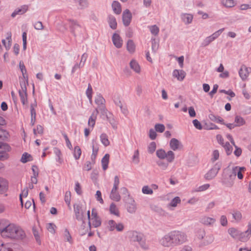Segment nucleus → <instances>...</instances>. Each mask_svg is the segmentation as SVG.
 <instances>
[{
	"mask_svg": "<svg viewBox=\"0 0 251 251\" xmlns=\"http://www.w3.org/2000/svg\"><path fill=\"white\" fill-rule=\"evenodd\" d=\"M187 241V236L183 231L173 230L165 235L159 240L160 244L164 247H174L183 244Z\"/></svg>",
	"mask_w": 251,
	"mask_h": 251,
	"instance_id": "1",
	"label": "nucleus"
},
{
	"mask_svg": "<svg viewBox=\"0 0 251 251\" xmlns=\"http://www.w3.org/2000/svg\"><path fill=\"white\" fill-rule=\"evenodd\" d=\"M4 238H9L16 240H24L26 238L25 231L19 226L9 222L6 231L3 232Z\"/></svg>",
	"mask_w": 251,
	"mask_h": 251,
	"instance_id": "2",
	"label": "nucleus"
},
{
	"mask_svg": "<svg viewBox=\"0 0 251 251\" xmlns=\"http://www.w3.org/2000/svg\"><path fill=\"white\" fill-rule=\"evenodd\" d=\"M4 123L3 118L0 116V159H7L8 158V154L7 151H9L10 150V147L6 143L1 142V140H4L8 137L7 132L2 129L1 125Z\"/></svg>",
	"mask_w": 251,
	"mask_h": 251,
	"instance_id": "3",
	"label": "nucleus"
},
{
	"mask_svg": "<svg viewBox=\"0 0 251 251\" xmlns=\"http://www.w3.org/2000/svg\"><path fill=\"white\" fill-rule=\"evenodd\" d=\"M128 236L131 242H137L143 249H148V246L146 243V238L142 233L132 230L128 232Z\"/></svg>",
	"mask_w": 251,
	"mask_h": 251,
	"instance_id": "4",
	"label": "nucleus"
},
{
	"mask_svg": "<svg viewBox=\"0 0 251 251\" xmlns=\"http://www.w3.org/2000/svg\"><path fill=\"white\" fill-rule=\"evenodd\" d=\"M95 101L98 105V110H99L100 111L102 115H105L106 117L107 121H108L111 124H112V121L111 119V117H109L107 115L108 110L105 106V99L100 94H99L95 98Z\"/></svg>",
	"mask_w": 251,
	"mask_h": 251,
	"instance_id": "5",
	"label": "nucleus"
},
{
	"mask_svg": "<svg viewBox=\"0 0 251 251\" xmlns=\"http://www.w3.org/2000/svg\"><path fill=\"white\" fill-rule=\"evenodd\" d=\"M119 183V178L117 176H116L114 177L113 187L111 190L110 195V199L116 201H119L121 199V196L118 192Z\"/></svg>",
	"mask_w": 251,
	"mask_h": 251,
	"instance_id": "6",
	"label": "nucleus"
},
{
	"mask_svg": "<svg viewBox=\"0 0 251 251\" xmlns=\"http://www.w3.org/2000/svg\"><path fill=\"white\" fill-rule=\"evenodd\" d=\"M156 156L160 159L166 158L169 162H172L175 159V153L172 151H168L167 153L163 149L157 150Z\"/></svg>",
	"mask_w": 251,
	"mask_h": 251,
	"instance_id": "7",
	"label": "nucleus"
},
{
	"mask_svg": "<svg viewBox=\"0 0 251 251\" xmlns=\"http://www.w3.org/2000/svg\"><path fill=\"white\" fill-rule=\"evenodd\" d=\"M21 90H19V94L22 103L25 105L27 103V94L26 92V84L25 81H20Z\"/></svg>",
	"mask_w": 251,
	"mask_h": 251,
	"instance_id": "8",
	"label": "nucleus"
},
{
	"mask_svg": "<svg viewBox=\"0 0 251 251\" xmlns=\"http://www.w3.org/2000/svg\"><path fill=\"white\" fill-rule=\"evenodd\" d=\"M222 163L218 162L205 175L204 178L207 180H211L214 178L221 169Z\"/></svg>",
	"mask_w": 251,
	"mask_h": 251,
	"instance_id": "9",
	"label": "nucleus"
},
{
	"mask_svg": "<svg viewBox=\"0 0 251 251\" xmlns=\"http://www.w3.org/2000/svg\"><path fill=\"white\" fill-rule=\"evenodd\" d=\"M107 226L110 231L116 230L118 232H122L125 227L123 223H116L113 220H110L107 222Z\"/></svg>",
	"mask_w": 251,
	"mask_h": 251,
	"instance_id": "10",
	"label": "nucleus"
},
{
	"mask_svg": "<svg viewBox=\"0 0 251 251\" xmlns=\"http://www.w3.org/2000/svg\"><path fill=\"white\" fill-rule=\"evenodd\" d=\"M234 179V176L232 175L230 172H224L222 178V182L226 186L230 187L233 185Z\"/></svg>",
	"mask_w": 251,
	"mask_h": 251,
	"instance_id": "11",
	"label": "nucleus"
},
{
	"mask_svg": "<svg viewBox=\"0 0 251 251\" xmlns=\"http://www.w3.org/2000/svg\"><path fill=\"white\" fill-rule=\"evenodd\" d=\"M74 209L76 219L79 221H82V224H84V212L82 206L80 204H75L74 205Z\"/></svg>",
	"mask_w": 251,
	"mask_h": 251,
	"instance_id": "12",
	"label": "nucleus"
},
{
	"mask_svg": "<svg viewBox=\"0 0 251 251\" xmlns=\"http://www.w3.org/2000/svg\"><path fill=\"white\" fill-rule=\"evenodd\" d=\"M251 72V68L247 67L245 65H242L239 70V75L242 80H245Z\"/></svg>",
	"mask_w": 251,
	"mask_h": 251,
	"instance_id": "13",
	"label": "nucleus"
},
{
	"mask_svg": "<svg viewBox=\"0 0 251 251\" xmlns=\"http://www.w3.org/2000/svg\"><path fill=\"white\" fill-rule=\"evenodd\" d=\"M251 235V224H249L248 229L245 232L240 231L238 239L242 242L247 241Z\"/></svg>",
	"mask_w": 251,
	"mask_h": 251,
	"instance_id": "14",
	"label": "nucleus"
},
{
	"mask_svg": "<svg viewBox=\"0 0 251 251\" xmlns=\"http://www.w3.org/2000/svg\"><path fill=\"white\" fill-rule=\"evenodd\" d=\"M132 19V15L128 9L125 10L122 15L123 24L125 26H127L129 25Z\"/></svg>",
	"mask_w": 251,
	"mask_h": 251,
	"instance_id": "15",
	"label": "nucleus"
},
{
	"mask_svg": "<svg viewBox=\"0 0 251 251\" xmlns=\"http://www.w3.org/2000/svg\"><path fill=\"white\" fill-rule=\"evenodd\" d=\"M245 170L246 168L244 167L235 166L232 168L231 174L234 176L235 178H236V176H237L239 179H242L243 178V175L242 172Z\"/></svg>",
	"mask_w": 251,
	"mask_h": 251,
	"instance_id": "16",
	"label": "nucleus"
},
{
	"mask_svg": "<svg viewBox=\"0 0 251 251\" xmlns=\"http://www.w3.org/2000/svg\"><path fill=\"white\" fill-rule=\"evenodd\" d=\"M112 41L113 44L116 48L119 49L122 47L123 40L118 34H113L112 36Z\"/></svg>",
	"mask_w": 251,
	"mask_h": 251,
	"instance_id": "17",
	"label": "nucleus"
},
{
	"mask_svg": "<svg viewBox=\"0 0 251 251\" xmlns=\"http://www.w3.org/2000/svg\"><path fill=\"white\" fill-rule=\"evenodd\" d=\"M32 233L35 237L36 242L39 244H41L40 232L41 230L40 227L39 226H34L32 227Z\"/></svg>",
	"mask_w": 251,
	"mask_h": 251,
	"instance_id": "18",
	"label": "nucleus"
},
{
	"mask_svg": "<svg viewBox=\"0 0 251 251\" xmlns=\"http://www.w3.org/2000/svg\"><path fill=\"white\" fill-rule=\"evenodd\" d=\"M170 146L173 151H176L182 147V145L179 141L176 138H172L170 142Z\"/></svg>",
	"mask_w": 251,
	"mask_h": 251,
	"instance_id": "19",
	"label": "nucleus"
},
{
	"mask_svg": "<svg viewBox=\"0 0 251 251\" xmlns=\"http://www.w3.org/2000/svg\"><path fill=\"white\" fill-rule=\"evenodd\" d=\"M8 188V183L7 181L0 177V194H3L5 193Z\"/></svg>",
	"mask_w": 251,
	"mask_h": 251,
	"instance_id": "20",
	"label": "nucleus"
},
{
	"mask_svg": "<svg viewBox=\"0 0 251 251\" xmlns=\"http://www.w3.org/2000/svg\"><path fill=\"white\" fill-rule=\"evenodd\" d=\"M186 75V73L182 70H175L173 72V75L174 77H176L177 80L182 81L184 79Z\"/></svg>",
	"mask_w": 251,
	"mask_h": 251,
	"instance_id": "21",
	"label": "nucleus"
},
{
	"mask_svg": "<svg viewBox=\"0 0 251 251\" xmlns=\"http://www.w3.org/2000/svg\"><path fill=\"white\" fill-rule=\"evenodd\" d=\"M27 9L28 6L26 5H24L21 8L16 9L12 13L11 17L14 18L17 15H22L25 13Z\"/></svg>",
	"mask_w": 251,
	"mask_h": 251,
	"instance_id": "22",
	"label": "nucleus"
},
{
	"mask_svg": "<svg viewBox=\"0 0 251 251\" xmlns=\"http://www.w3.org/2000/svg\"><path fill=\"white\" fill-rule=\"evenodd\" d=\"M180 18L183 22L186 25H188L192 23L193 16L190 14L182 13L180 15Z\"/></svg>",
	"mask_w": 251,
	"mask_h": 251,
	"instance_id": "23",
	"label": "nucleus"
},
{
	"mask_svg": "<svg viewBox=\"0 0 251 251\" xmlns=\"http://www.w3.org/2000/svg\"><path fill=\"white\" fill-rule=\"evenodd\" d=\"M8 223L9 221L7 220L0 219V234L3 237L5 235L3 232L4 231H6Z\"/></svg>",
	"mask_w": 251,
	"mask_h": 251,
	"instance_id": "24",
	"label": "nucleus"
},
{
	"mask_svg": "<svg viewBox=\"0 0 251 251\" xmlns=\"http://www.w3.org/2000/svg\"><path fill=\"white\" fill-rule=\"evenodd\" d=\"M19 67L23 75V78H22V81L25 80V83L28 84V76L26 75V70L23 61H20Z\"/></svg>",
	"mask_w": 251,
	"mask_h": 251,
	"instance_id": "25",
	"label": "nucleus"
},
{
	"mask_svg": "<svg viewBox=\"0 0 251 251\" xmlns=\"http://www.w3.org/2000/svg\"><path fill=\"white\" fill-rule=\"evenodd\" d=\"M98 108H96L95 110L93 112L88 120V125L91 126L92 128L95 125L96 120L97 119V116L99 113Z\"/></svg>",
	"mask_w": 251,
	"mask_h": 251,
	"instance_id": "26",
	"label": "nucleus"
},
{
	"mask_svg": "<svg viewBox=\"0 0 251 251\" xmlns=\"http://www.w3.org/2000/svg\"><path fill=\"white\" fill-rule=\"evenodd\" d=\"M216 220L214 218L204 216L201 219V222L206 226H211L214 224Z\"/></svg>",
	"mask_w": 251,
	"mask_h": 251,
	"instance_id": "27",
	"label": "nucleus"
},
{
	"mask_svg": "<svg viewBox=\"0 0 251 251\" xmlns=\"http://www.w3.org/2000/svg\"><path fill=\"white\" fill-rule=\"evenodd\" d=\"M127 210L130 213H135L136 210V204L134 200H131L130 202L127 204Z\"/></svg>",
	"mask_w": 251,
	"mask_h": 251,
	"instance_id": "28",
	"label": "nucleus"
},
{
	"mask_svg": "<svg viewBox=\"0 0 251 251\" xmlns=\"http://www.w3.org/2000/svg\"><path fill=\"white\" fill-rule=\"evenodd\" d=\"M69 22L71 32L75 35V30L78 28H80V26L76 21L69 20Z\"/></svg>",
	"mask_w": 251,
	"mask_h": 251,
	"instance_id": "29",
	"label": "nucleus"
},
{
	"mask_svg": "<svg viewBox=\"0 0 251 251\" xmlns=\"http://www.w3.org/2000/svg\"><path fill=\"white\" fill-rule=\"evenodd\" d=\"M112 7L114 12L116 14H120L122 9L120 3L117 1H113L112 4Z\"/></svg>",
	"mask_w": 251,
	"mask_h": 251,
	"instance_id": "30",
	"label": "nucleus"
},
{
	"mask_svg": "<svg viewBox=\"0 0 251 251\" xmlns=\"http://www.w3.org/2000/svg\"><path fill=\"white\" fill-rule=\"evenodd\" d=\"M208 117L212 121L223 125H225V123L224 122L223 119L219 116L215 115L213 114H210L208 116Z\"/></svg>",
	"mask_w": 251,
	"mask_h": 251,
	"instance_id": "31",
	"label": "nucleus"
},
{
	"mask_svg": "<svg viewBox=\"0 0 251 251\" xmlns=\"http://www.w3.org/2000/svg\"><path fill=\"white\" fill-rule=\"evenodd\" d=\"M108 23L110 27L112 29H115L117 26V23L116 22V18L112 15H109L108 16Z\"/></svg>",
	"mask_w": 251,
	"mask_h": 251,
	"instance_id": "32",
	"label": "nucleus"
},
{
	"mask_svg": "<svg viewBox=\"0 0 251 251\" xmlns=\"http://www.w3.org/2000/svg\"><path fill=\"white\" fill-rule=\"evenodd\" d=\"M109 156V154H106L101 159L102 167L104 171L106 170L108 168Z\"/></svg>",
	"mask_w": 251,
	"mask_h": 251,
	"instance_id": "33",
	"label": "nucleus"
},
{
	"mask_svg": "<svg viewBox=\"0 0 251 251\" xmlns=\"http://www.w3.org/2000/svg\"><path fill=\"white\" fill-rule=\"evenodd\" d=\"M127 50L131 53L134 52L135 50V44L132 40H128L126 44Z\"/></svg>",
	"mask_w": 251,
	"mask_h": 251,
	"instance_id": "34",
	"label": "nucleus"
},
{
	"mask_svg": "<svg viewBox=\"0 0 251 251\" xmlns=\"http://www.w3.org/2000/svg\"><path fill=\"white\" fill-rule=\"evenodd\" d=\"M228 233L231 235L232 237L234 239H238L239 234L240 231L237 230V229L232 227L229 228L228 230Z\"/></svg>",
	"mask_w": 251,
	"mask_h": 251,
	"instance_id": "35",
	"label": "nucleus"
},
{
	"mask_svg": "<svg viewBox=\"0 0 251 251\" xmlns=\"http://www.w3.org/2000/svg\"><path fill=\"white\" fill-rule=\"evenodd\" d=\"M130 67L136 73H139L140 72V67L138 63L134 60H132L130 62Z\"/></svg>",
	"mask_w": 251,
	"mask_h": 251,
	"instance_id": "36",
	"label": "nucleus"
},
{
	"mask_svg": "<svg viewBox=\"0 0 251 251\" xmlns=\"http://www.w3.org/2000/svg\"><path fill=\"white\" fill-rule=\"evenodd\" d=\"M234 122L236 126H240L245 124V121L241 116L237 115L235 117Z\"/></svg>",
	"mask_w": 251,
	"mask_h": 251,
	"instance_id": "37",
	"label": "nucleus"
},
{
	"mask_svg": "<svg viewBox=\"0 0 251 251\" xmlns=\"http://www.w3.org/2000/svg\"><path fill=\"white\" fill-rule=\"evenodd\" d=\"M214 238L212 234H209L205 236L202 244L203 246H206L211 244L214 241Z\"/></svg>",
	"mask_w": 251,
	"mask_h": 251,
	"instance_id": "38",
	"label": "nucleus"
},
{
	"mask_svg": "<svg viewBox=\"0 0 251 251\" xmlns=\"http://www.w3.org/2000/svg\"><path fill=\"white\" fill-rule=\"evenodd\" d=\"M222 4L227 8H231L234 6L235 3L233 0H222Z\"/></svg>",
	"mask_w": 251,
	"mask_h": 251,
	"instance_id": "39",
	"label": "nucleus"
},
{
	"mask_svg": "<svg viewBox=\"0 0 251 251\" xmlns=\"http://www.w3.org/2000/svg\"><path fill=\"white\" fill-rule=\"evenodd\" d=\"M100 139L101 142L104 146L107 147L110 144V142L106 134L102 133L100 136Z\"/></svg>",
	"mask_w": 251,
	"mask_h": 251,
	"instance_id": "40",
	"label": "nucleus"
},
{
	"mask_svg": "<svg viewBox=\"0 0 251 251\" xmlns=\"http://www.w3.org/2000/svg\"><path fill=\"white\" fill-rule=\"evenodd\" d=\"M109 211L111 214H114L116 216H119V212L116 205L114 203H112L109 207Z\"/></svg>",
	"mask_w": 251,
	"mask_h": 251,
	"instance_id": "41",
	"label": "nucleus"
},
{
	"mask_svg": "<svg viewBox=\"0 0 251 251\" xmlns=\"http://www.w3.org/2000/svg\"><path fill=\"white\" fill-rule=\"evenodd\" d=\"M81 154V150L80 148L78 146L75 147L74 151V156L75 159L78 160V159H79Z\"/></svg>",
	"mask_w": 251,
	"mask_h": 251,
	"instance_id": "42",
	"label": "nucleus"
},
{
	"mask_svg": "<svg viewBox=\"0 0 251 251\" xmlns=\"http://www.w3.org/2000/svg\"><path fill=\"white\" fill-rule=\"evenodd\" d=\"M53 152L57 157L56 158V161L59 162L60 164L62 163L63 160L61 158L62 154L60 150L57 148H54L53 149Z\"/></svg>",
	"mask_w": 251,
	"mask_h": 251,
	"instance_id": "43",
	"label": "nucleus"
},
{
	"mask_svg": "<svg viewBox=\"0 0 251 251\" xmlns=\"http://www.w3.org/2000/svg\"><path fill=\"white\" fill-rule=\"evenodd\" d=\"M91 221L92 222V225L94 227H99L101 224V220L100 217L92 218Z\"/></svg>",
	"mask_w": 251,
	"mask_h": 251,
	"instance_id": "44",
	"label": "nucleus"
},
{
	"mask_svg": "<svg viewBox=\"0 0 251 251\" xmlns=\"http://www.w3.org/2000/svg\"><path fill=\"white\" fill-rule=\"evenodd\" d=\"M36 107H37V102L36 101L30 105L31 117H36V112L35 109Z\"/></svg>",
	"mask_w": 251,
	"mask_h": 251,
	"instance_id": "45",
	"label": "nucleus"
},
{
	"mask_svg": "<svg viewBox=\"0 0 251 251\" xmlns=\"http://www.w3.org/2000/svg\"><path fill=\"white\" fill-rule=\"evenodd\" d=\"M31 157H32V156L30 154H28L27 152H25L23 154V155L22 156V157L21 159V161L23 163H26L28 161H29L31 160L30 159V158Z\"/></svg>",
	"mask_w": 251,
	"mask_h": 251,
	"instance_id": "46",
	"label": "nucleus"
},
{
	"mask_svg": "<svg viewBox=\"0 0 251 251\" xmlns=\"http://www.w3.org/2000/svg\"><path fill=\"white\" fill-rule=\"evenodd\" d=\"M223 147L224 148L227 155L231 154L233 148L230 145L229 142H226L225 143V144H224V146H223Z\"/></svg>",
	"mask_w": 251,
	"mask_h": 251,
	"instance_id": "47",
	"label": "nucleus"
},
{
	"mask_svg": "<svg viewBox=\"0 0 251 251\" xmlns=\"http://www.w3.org/2000/svg\"><path fill=\"white\" fill-rule=\"evenodd\" d=\"M159 48V43L155 39H151V49L152 52L156 53Z\"/></svg>",
	"mask_w": 251,
	"mask_h": 251,
	"instance_id": "48",
	"label": "nucleus"
},
{
	"mask_svg": "<svg viewBox=\"0 0 251 251\" xmlns=\"http://www.w3.org/2000/svg\"><path fill=\"white\" fill-rule=\"evenodd\" d=\"M139 153L138 150L134 151V154L132 156V161L136 164L139 163Z\"/></svg>",
	"mask_w": 251,
	"mask_h": 251,
	"instance_id": "49",
	"label": "nucleus"
},
{
	"mask_svg": "<svg viewBox=\"0 0 251 251\" xmlns=\"http://www.w3.org/2000/svg\"><path fill=\"white\" fill-rule=\"evenodd\" d=\"M76 2L78 3L79 8L80 9L85 8L88 5V3L87 0H76Z\"/></svg>",
	"mask_w": 251,
	"mask_h": 251,
	"instance_id": "50",
	"label": "nucleus"
},
{
	"mask_svg": "<svg viewBox=\"0 0 251 251\" xmlns=\"http://www.w3.org/2000/svg\"><path fill=\"white\" fill-rule=\"evenodd\" d=\"M213 41L214 40L210 36H208L206 38H205V39L202 42L201 46L203 47H206Z\"/></svg>",
	"mask_w": 251,
	"mask_h": 251,
	"instance_id": "51",
	"label": "nucleus"
},
{
	"mask_svg": "<svg viewBox=\"0 0 251 251\" xmlns=\"http://www.w3.org/2000/svg\"><path fill=\"white\" fill-rule=\"evenodd\" d=\"M11 33H10L9 35H8V36L6 37L7 39L8 40V42L7 43H6L5 40H4V39L2 40V43L5 46V48L7 50L9 49L11 46V43H10V42H11L10 40H11Z\"/></svg>",
	"mask_w": 251,
	"mask_h": 251,
	"instance_id": "52",
	"label": "nucleus"
},
{
	"mask_svg": "<svg viewBox=\"0 0 251 251\" xmlns=\"http://www.w3.org/2000/svg\"><path fill=\"white\" fill-rule=\"evenodd\" d=\"M154 127L155 131L160 133H162L164 132L165 129L164 125L161 124H156Z\"/></svg>",
	"mask_w": 251,
	"mask_h": 251,
	"instance_id": "53",
	"label": "nucleus"
},
{
	"mask_svg": "<svg viewBox=\"0 0 251 251\" xmlns=\"http://www.w3.org/2000/svg\"><path fill=\"white\" fill-rule=\"evenodd\" d=\"M86 94L90 101H92V88L91 84L89 83L86 92Z\"/></svg>",
	"mask_w": 251,
	"mask_h": 251,
	"instance_id": "54",
	"label": "nucleus"
},
{
	"mask_svg": "<svg viewBox=\"0 0 251 251\" xmlns=\"http://www.w3.org/2000/svg\"><path fill=\"white\" fill-rule=\"evenodd\" d=\"M156 143L154 142H151L148 146V151L150 153H153L156 149Z\"/></svg>",
	"mask_w": 251,
	"mask_h": 251,
	"instance_id": "55",
	"label": "nucleus"
},
{
	"mask_svg": "<svg viewBox=\"0 0 251 251\" xmlns=\"http://www.w3.org/2000/svg\"><path fill=\"white\" fill-rule=\"evenodd\" d=\"M99 145L93 140L92 141V154L97 155L98 152L99 151Z\"/></svg>",
	"mask_w": 251,
	"mask_h": 251,
	"instance_id": "56",
	"label": "nucleus"
},
{
	"mask_svg": "<svg viewBox=\"0 0 251 251\" xmlns=\"http://www.w3.org/2000/svg\"><path fill=\"white\" fill-rule=\"evenodd\" d=\"M224 28L220 29L219 30H217V31L213 33L212 35H211L210 36L212 38V39L214 40H215L221 35V34L224 31Z\"/></svg>",
	"mask_w": 251,
	"mask_h": 251,
	"instance_id": "57",
	"label": "nucleus"
},
{
	"mask_svg": "<svg viewBox=\"0 0 251 251\" xmlns=\"http://www.w3.org/2000/svg\"><path fill=\"white\" fill-rule=\"evenodd\" d=\"M224 28L220 29L219 30H217V31L213 33L212 35H211L210 36L212 38V39L214 40H215L221 35V34L224 31Z\"/></svg>",
	"mask_w": 251,
	"mask_h": 251,
	"instance_id": "58",
	"label": "nucleus"
},
{
	"mask_svg": "<svg viewBox=\"0 0 251 251\" xmlns=\"http://www.w3.org/2000/svg\"><path fill=\"white\" fill-rule=\"evenodd\" d=\"M180 199L178 197H176L174 198L170 202V205L173 207H176L177 204L180 202Z\"/></svg>",
	"mask_w": 251,
	"mask_h": 251,
	"instance_id": "59",
	"label": "nucleus"
},
{
	"mask_svg": "<svg viewBox=\"0 0 251 251\" xmlns=\"http://www.w3.org/2000/svg\"><path fill=\"white\" fill-rule=\"evenodd\" d=\"M142 192L145 194L151 195L153 193L152 190L148 186H144L142 188Z\"/></svg>",
	"mask_w": 251,
	"mask_h": 251,
	"instance_id": "60",
	"label": "nucleus"
},
{
	"mask_svg": "<svg viewBox=\"0 0 251 251\" xmlns=\"http://www.w3.org/2000/svg\"><path fill=\"white\" fill-rule=\"evenodd\" d=\"M150 28L151 34L153 35H157L158 34L159 29L156 25L151 26Z\"/></svg>",
	"mask_w": 251,
	"mask_h": 251,
	"instance_id": "61",
	"label": "nucleus"
},
{
	"mask_svg": "<svg viewBox=\"0 0 251 251\" xmlns=\"http://www.w3.org/2000/svg\"><path fill=\"white\" fill-rule=\"evenodd\" d=\"M56 226L54 224L49 223L47 225V229L51 233L54 234L55 232Z\"/></svg>",
	"mask_w": 251,
	"mask_h": 251,
	"instance_id": "62",
	"label": "nucleus"
},
{
	"mask_svg": "<svg viewBox=\"0 0 251 251\" xmlns=\"http://www.w3.org/2000/svg\"><path fill=\"white\" fill-rule=\"evenodd\" d=\"M219 157V152L218 150H215L212 152V157L211 158V161L215 162L218 159Z\"/></svg>",
	"mask_w": 251,
	"mask_h": 251,
	"instance_id": "63",
	"label": "nucleus"
},
{
	"mask_svg": "<svg viewBox=\"0 0 251 251\" xmlns=\"http://www.w3.org/2000/svg\"><path fill=\"white\" fill-rule=\"evenodd\" d=\"M233 218L236 221H239L242 218V214L240 212L238 211H234L232 213Z\"/></svg>",
	"mask_w": 251,
	"mask_h": 251,
	"instance_id": "64",
	"label": "nucleus"
}]
</instances>
